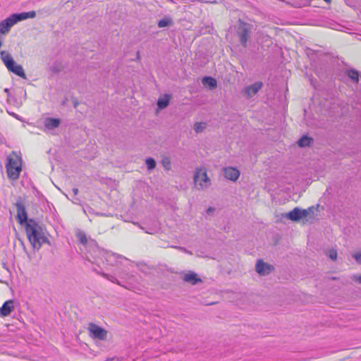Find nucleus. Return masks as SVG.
<instances>
[{
    "label": "nucleus",
    "mask_w": 361,
    "mask_h": 361,
    "mask_svg": "<svg viewBox=\"0 0 361 361\" xmlns=\"http://www.w3.org/2000/svg\"><path fill=\"white\" fill-rule=\"evenodd\" d=\"M171 96L169 94H165L163 97H161L157 101L158 108L164 109L167 107L169 104Z\"/></svg>",
    "instance_id": "obj_19"
},
{
    "label": "nucleus",
    "mask_w": 361,
    "mask_h": 361,
    "mask_svg": "<svg viewBox=\"0 0 361 361\" xmlns=\"http://www.w3.org/2000/svg\"><path fill=\"white\" fill-rule=\"evenodd\" d=\"M11 18L13 20V22L17 23L18 22H20L21 20L27 19V18H33L36 16V13L34 11H29V12H23L20 13H13L11 16Z\"/></svg>",
    "instance_id": "obj_11"
},
{
    "label": "nucleus",
    "mask_w": 361,
    "mask_h": 361,
    "mask_svg": "<svg viewBox=\"0 0 361 361\" xmlns=\"http://www.w3.org/2000/svg\"><path fill=\"white\" fill-rule=\"evenodd\" d=\"M161 164L165 170L169 171L171 169V163L169 158H164L161 161Z\"/></svg>",
    "instance_id": "obj_27"
},
{
    "label": "nucleus",
    "mask_w": 361,
    "mask_h": 361,
    "mask_svg": "<svg viewBox=\"0 0 361 361\" xmlns=\"http://www.w3.org/2000/svg\"><path fill=\"white\" fill-rule=\"evenodd\" d=\"M61 120L59 118L47 117L44 121V131L54 130L59 126Z\"/></svg>",
    "instance_id": "obj_13"
},
{
    "label": "nucleus",
    "mask_w": 361,
    "mask_h": 361,
    "mask_svg": "<svg viewBox=\"0 0 361 361\" xmlns=\"http://www.w3.org/2000/svg\"><path fill=\"white\" fill-rule=\"evenodd\" d=\"M214 211H215V208L210 207L207 209V213L208 214H212L214 212Z\"/></svg>",
    "instance_id": "obj_32"
},
{
    "label": "nucleus",
    "mask_w": 361,
    "mask_h": 361,
    "mask_svg": "<svg viewBox=\"0 0 361 361\" xmlns=\"http://www.w3.org/2000/svg\"><path fill=\"white\" fill-rule=\"evenodd\" d=\"M73 192L75 195H77L78 193V188H73Z\"/></svg>",
    "instance_id": "obj_33"
},
{
    "label": "nucleus",
    "mask_w": 361,
    "mask_h": 361,
    "mask_svg": "<svg viewBox=\"0 0 361 361\" xmlns=\"http://www.w3.org/2000/svg\"><path fill=\"white\" fill-rule=\"evenodd\" d=\"M87 331L89 336L94 340L103 341L107 339L108 331L94 323L91 322L88 324Z\"/></svg>",
    "instance_id": "obj_3"
},
{
    "label": "nucleus",
    "mask_w": 361,
    "mask_h": 361,
    "mask_svg": "<svg viewBox=\"0 0 361 361\" xmlns=\"http://www.w3.org/2000/svg\"><path fill=\"white\" fill-rule=\"evenodd\" d=\"M326 255L329 256L330 259H331L334 261L336 260L337 259V252L334 249L329 250L327 252Z\"/></svg>",
    "instance_id": "obj_28"
},
{
    "label": "nucleus",
    "mask_w": 361,
    "mask_h": 361,
    "mask_svg": "<svg viewBox=\"0 0 361 361\" xmlns=\"http://www.w3.org/2000/svg\"><path fill=\"white\" fill-rule=\"evenodd\" d=\"M6 168L8 177L12 180H17L22 171L21 159L18 156H16L14 158L9 157Z\"/></svg>",
    "instance_id": "obj_2"
},
{
    "label": "nucleus",
    "mask_w": 361,
    "mask_h": 361,
    "mask_svg": "<svg viewBox=\"0 0 361 361\" xmlns=\"http://www.w3.org/2000/svg\"><path fill=\"white\" fill-rule=\"evenodd\" d=\"M194 181L197 185H199V189L207 188L211 184L207 172L202 169H198L196 171L194 176Z\"/></svg>",
    "instance_id": "obj_4"
},
{
    "label": "nucleus",
    "mask_w": 361,
    "mask_h": 361,
    "mask_svg": "<svg viewBox=\"0 0 361 361\" xmlns=\"http://www.w3.org/2000/svg\"><path fill=\"white\" fill-rule=\"evenodd\" d=\"M202 83L205 86H209L211 89L216 87V80L212 77H204L202 79Z\"/></svg>",
    "instance_id": "obj_20"
},
{
    "label": "nucleus",
    "mask_w": 361,
    "mask_h": 361,
    "mask_svg": "<svg viewBox=\"0 0 361 361\" xmlns=\"http://www.w3.org/2000/svg\"><path fill=\"white\" fill-rule=\"evenodd\" d=\"M15 300H8L4 302L2 307H0V316L5 317L8 316L15 308Z\"/></svg>",
    "instance_id": "obj_9"
},
{
    "label": "nucleus",
    "mask_w": 361,
    "mask_h": 361,
    "mask_svg": "<svg viewBox=\"0 0 361 361\" xmlns=\"http://www.w3.org/2000/svg\"><path fill=\"white\" fill-rule=\"evenodd\" d=\"M16 206L17 208V219L18 223L21 225L25 224L26 226L29 219H27V214L25 206L20 202H16Z\"/></svg>",
    "instance_id": "obj_8"
},
{
    "label": "nucleus",
    "mask_w": 361,
    "mask_h": 361,
    "mask_svg": "<svg viewBox=\"0 0 361 361\" xmlns=\"http://www.w3.org/2000/svg\"><path fill=\"white\" fill-rule=\"evenodd\" d=\"M326 2H329L330 0H324Z\"/></svg>",
    "instance_id": "obj_37"
},
{
    "label": "nucleus",
    "mask_w": 361,
    "mask_h": 361,
    "mask_svg": "<svg viewBox=\"0 0 361 361\" xmlns=\"http://www.w3.org/2000/svg\"><path fill=\"white\" fill-rule=\"evenodd\" d=\"M312 142V139L307 135L302 136L298 141V145L301 147L310 146Z\"/></svg>",
    "instance_id": "obj_21"
},
{
    "label": "nucleus",
    "mask_w": 361,
    "mask_h": 361,
    "mask_svg": "<svg viewBox=\"0 0 361 361\" xmlns=\"http://www.w3.org/2000/svg\"><path fill=\"white\" fill-rule=\"evenodd\" d=\"M76 236L81 244L86 245L87 243L86 234L84 231L78 230L76 233Z\"/></svg>",
    "instance_id": "obj_24"
},
{
    "label": "nucleus",
    "mask_w": 361,
    "mask_h": 361,
    "mask_svg": "<svg viewBox=\"0 0 361 361\" xmlns=\"http://www.w3.org/2000/svg\"><path fill=\"white\" fill-rule=\"evenodd\" d=\"M13 116H15V117L18 118V116H17V115H16L15 114H13Z\"/></svg>",
    "instance_id": "obj_36"
},
{
    "label": "nucleus",
    "mask_w": 361,
    "mask_h": 361,
    "mask_svg": "<svg viewBox=\"0 0 361 361\" xmlns=\"http://www.w3.org/2000/svg\"><path fill=\"white\" fill-rule=\"evenodd\" d=\"M172 23H173L172 19L170 17L166 16L159 20L158 27H165L172 25Z\"/></svg>",
    "instance_id": "obj_22"
},
{
    "label": "nucleus",
    "mask_w": 361,
    "mask_h": 361,
    "mask_svg": "<svg viewBox=\"0 0 361 361\" xmlns=\"http://www.w3.org/2000/svg\"><path fill=\"white\" fill-rule=\"evenodd\" d=\"M25 231L34 249L39 250L42 244L49 243L44 228L32 219H30L27 222Z\"/></svg>",
    "instance_id": "obj_1"
},
{
    "label": "nucleus",
    "mask_w": 361,
    "mask_h": 361,
    "mask_svg": "<svg viewBox=\"0 0 361 361\" xmlns=\"http://www.w3.org/2000/svg\"><path fill=\"white\" fill-rule=\"evenodd\" d=\"M147 169L151 171L154 169L156 166V162L154 159L149 157L145 161Z\"/></svg>",
    "instance_id": "obj_26"
},
{
    "label": "nucleus",
    "mask_w": 361,
    "mask_h": 361,
    "mask_svg": "<svg viewBox=\"0 0 361 361\" xmlns=\"http://www.w3.org/2000/svg\"><path fill=\"white\" fill-rule=\"evenodd\" d=\"M183 281L192 285H195L197 283L202 281V280L200 278H198L197 276V274L194 272L185 274L183 277Z\"/></svg>",
    "instance_id": "obj_17"
},
{
    "label": "nucleus",
    "mask_w": 361,
    "mask_h": 361,
    "mask_svg": "<svg viewBox=\"0 0 361 361\" xmlns=\"http://www.w3.org/2000/svg\"><path fill=\"white\" fill-rule=\"evenodd\" d=\"M263 87L262 82H256L254 84L244 88V92L248 98L255 95Z\"/></svg>",
    "instance_id": "obj_10"
},
{
    "label": "nucleus",
    "mask_w": 361,
    "mask_h": 361,
    "mask_svg": "<svg viewBox=\"0 0 361 361\" xmlns=\"http://www.w3.org/2000/svg\"><path fill=\"white\" fill-rule=\"evenodd\" d=\"M7 68L9 71L15 73L18 76H20L23 79L26 78V75L23 71L22 66L17 64L15 62V61H13V63L10 62V63H8V65Z\"/></svg>",
    "instance_id": "obj_12"
},
{
    "label": "nucleus",
    "mask_w": 361,
    "mask_h": 361,
    "mask_svg": "<svg viewBox=\"0 0 361 361\" xmlns=\"http://www.w3.org/2000/svg\"><path fill=\"white\" fill-rule=\"evenodd\" d=\"M237 33L240 38V42L242 46L244 47H247L249 34L247 24L244 22H242L241 20H239Z\"/></svg>",
    "instance_id": "obj_5"
},
{
    "label": "nucleus",
    "mask_w": 361,
    "mask_h": 361,
    "mask_svg": "<svg viewBox=\"0 0 361 361\" xmlns=\"http://www.w3.org/2000/svg\"><path fill=\"white\" fill-rule=\"evenodd\" d=\"M353 257L357 264H361V252L355 253Z\"/></svg>",
    "instance_id": "obj_30"
},
{
    "label": "nucleus",
    "mask_w": 361,
    "mask_h": 361,
    "mask_svg": "<svg viewBox=\"0 0 361 361\" xmlns=\"http://www.w3.org/2000/svg\"><path fill=\"white\" fill-rule=\"evenodd\" d=\"M119 275L121 279H128L130 278V274L126 270H121Z\"/></svg>",
    "instance_id": "obj_29"
},
{
    "label": "nucleus",
    "mask_w": 361,
    "mask_h": 361,
    "mask_svg": "<svg viewBox=\"0 0 361 361\" xmlns=\"http://www.w3.org/2000/svg\"><path fill=\"white\" fill-rule=\"evenodd\" d=\"M308 215V211L307 209H302L299 207H295L286 216L293 221H298L307 217Z\"/></svg>",
    "instance_id": "obj_6"
},
{
    "label": "nucleus",
    "mask_w": 361,
    "mask_h": 361,
    "mask_svg": "<svg viewBox=\"0 0 361 361\" xmlns=\"http://www.w3.org/2000/svg\"><path fill=\"white\" fill-rule=\"evenodd\" d=\"M15 25L11 16H10L5 20L0 22V33L6 34L9 32L11 27Z\"/></svg>",
    "instance_id": "obj_15"
},
{
    "label": "nucleus",
    "mask_w": 361,
    "mask_h": 361,
    "mask_svg": "<svg viewBox=\"0 0 361 361\" xmlns=\"http://www.w3.org/2000/svg\"><path fill=\"white\" fill-rule=\"evenodd\" d=\"M118 259H127L125 257H123V256H121L120 255H118V254H116V253L107 252L105 254V259L111 265H114L115 264V262Z\"/></svg>",
    "instance_id": "obj_18"
},
{
    "label": "nucleus",
    "mask_w": 361,
    "mask_h": 361,
    "mask_svg": "<svg viewBox=\"0 0 361 361\" xmlns=\"http://www.w3.org/2000/svg\"><path fill=\"white\" fill-rule=\"evenodd\" d=\"M101 275L105 278L106 279L110 281L112 283H114L116 284H118L119 286H123V285H121V283H120V281L113 275H111V274H106V273H102Z\"/></svg>",
    "instance_id": "obj_25"
},
{
    "label": "nucleus",
    "mask_w": 361,
    "mask_h": 361,
    "mask_svg": "<svg viewBox=\"0 0 361 361\" xmlns=\"http://www.w3.org/2000/svg\"><path fill=\"white\" fill-rule=\"evenodd\" d=\"M207 123L204 122H196L194 124V130L196 133H202L203 130L206 128Z\"/></svg>",
    "instance_id": "obj_23"
},
{
    "label": "nucleus",
    "mask_w": 361,
    "mask_h": 361,
    "mask_svg": "<svg viewBox=\"0 0 361 361\" xmlns=\"http://www.w3.org/2000/svg\"><path fill=\"white\" fill-rule=\"evenodd\" d=\"M256 271L261 276H266L274 270V267L265 263L262 259L257 260L255 265Z\"/></svg>",
    "instance_id": "obj_7"
},
{
    "label": "nucleus",
    "mask_w": 361,
    "mask_h": 361,
    "mask_svg": "<svg viewBox=\"0 0 361 361\" xmlns=\"http://www.w3.org/2000/svg\"><path fill=\"white\" fill-rule=\"evenodd\" d=\"M137 59H139V58H140V54H139V53H137Z\"/></svg>",
    "instance_id": "obj_35"
},
{
    "label": "nucleus",
    "mask_w": 361,
    "mask_h": 361,
    "mask_svg": "<svg viewBox=\"0 0 361 361\" xmlns=\"http://www.w3.org/2000/svg\"><path fill=\"white\" fill-rule=\"evenodd\" d=\"M176 248H178L179 250H182L183 249V247H176Z\"/></svg>",
    "instance_id": "obj_34"
},
{
    "label": "nucleus",
    "mask_w": 361,
    "mask_h": 361,
    "mask_svg": "<svg viewBox=\"0 0 361 361\" xmlns=\"http://www.w3.org/2000/svg\"><path fill=\"white\" fill-rule=\"evenodd\" d=\"M353 279L355 280V281H358L360 283H361V275H359V276H357V275H354L353 276Z\"/></svg>",
    "instance_id": "obj_31"
},
{
    "label": "nucleus",
    "mask_w": 361,
    "mask_h": 361,
    "mask_svg": "<svg viewBox=\"0 0 361 361\" xmlns=\"http://www.w3.org/2000/svg\"><path fill=\"white\" fill-rule=\"evenodd\" d=\"M224 171L225 178L232 181L237 180L240 176V171L233 167H226Z\"/></svg>",
    "instance_id": "obj_14"
},
{
    "label": "nucleus",
    "mask_w": 361,
    "mask_h": 361,
    "mask_svg": "<svg viewBox=\"0 0 361 361\" xmlns=\"http://www.w3.org/2000/svg\"><path fill=\"white\" fill-rule=\"evenodd\" d=\"M345 75L352 80L353 83H358L361 80V73H360L355 69H348L345 71Z\"/></svg>",
    "instance_id": "obj_16"
}]
</instances>
